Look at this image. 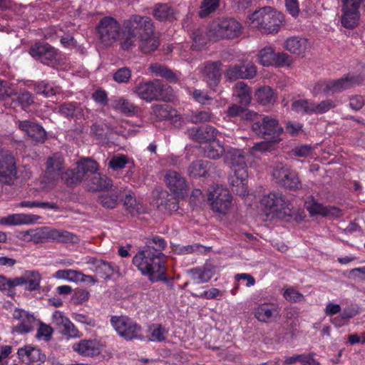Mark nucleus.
I'll return each mask as SVG.
<instances>
[{"label": "nucleus", "instance_id": "5701e85b", "mask_svg": "<svg viewBox=\"0 0 365 365\" xmlns=\"http://www.w3.org/2000/svg\"><path fill=\"white\" fill-rule=\"evenodd\" d=\"M247 178V170L243 168L234 170V175L229 180L232 191L240 196L247 195L248 194Z\"/></svg>", "mask_w": 365, "mask_h": 365}, {"label": "nucleus", "instance_id": "f8f14e48", "mask_svg": "<svg viewBox=\"0 0 365 365\" xmlns=\"http://www.w3.org/2000/svg\"><path fill=\"white\" fill-rule=\"evenodd\" d=\"M364 0H341V24L349 29L355 28L360 17L359 6Z\"/></svg>", "mask_w": 365, "mask_h": 365}, {"label": "nucleus", "instance_id": "2f4dec72", "mask_svg": "<svg viewBox=\"0 0 365 365\" xmlns=\"http://www.w3.org/2000/svg\"><path fill=\"white\" fill-rule=\"evenodd\" d=\"M41 218L39 215L31 214H12L0 219V224L6 225H20L34 224Z\"/></svg>", "mask_w": 365, "mask_h": 365}, {"label": "nucleus", "instance_id": "c03bdc74", "mask_svg": "<svg viewBox=\"0 0 365 365\" xmlns=\"http://www.w3.org/2000/svg\"><path fill=\"white\" fill-rule=\"evenodd\" d=\"M166 247L167 242L164 238L158 235H153L146 239L145 245L143 249L150 250L151 252L160 255H165L163 252Z\"/></svg>", "mask_w": 365, "mask_h": 365}, {"label": "nucleus", "instance_id": "680f3d73", "mask_svg": "<svg viewBox=\"0 0 365 365\" xmlns=\"http://www.w3.org/2000/svg\"><path fill=\"white\" fill-rule=\"evenodd\" d=\"M86 279H89V282L91 284H96L98 280L91 275H86L80 271L68 269V277L67 279L71 282H86Z\"/></svg>", "mask_w": 365, "mask_h": 365}, {"label": "nucleus", "instance_id": "9d476101", "mask_svg": "<svg viewBox=\"0 0 365 365\" xmlns=\"http://www.w3.org/2000/svg\"><path fill=\"white\" fill-rule=\"evenodd\" d=\"M208 201L214 212L225 215L231 207L232 195L227 189L216 185L210 190Z\"/></svg>", "mask_w": 365, "mask_h": 365}, {"label": "nucleus", "instance_id": "9b49d317", "mask_svg": "<svg viewBox=\"0 0 365 365\" xmlns=\"http://www.w3.org/2000/svg\"><path fill=\"white\" fill-rule=\"evenodd\" d=\"M262 204L280 217L292 215L291 204L281 192H272L264 195L262 199Z\"/></svg>", "mask_w": 365, "mask_h": 365}, {"label": "nucleus", "instance_id": "412c9836", "mask_svg": "<svg viewBox=\"0 0 365 365\" xmlns=\"http://www.w3.org/2000/svg\"><path fill=\"white\" fill-rule=\"evenodd\" d=\"M165 181L169 190L175 195H183L187 185L185 178L179 173L170 170L165 175Z\"/></svg>", "mask_w": 365, "mask_h": 365}, {"label": "nucleus", "instance_id": "aec40b11", "mask_svg": "<svg viewBox=\"0 0 365 365\" xmlns=\"http://www.w3.org/2000/svg\"><path fill=\"white\" fill-rule=\"evenodd\" d=\"M218 130L209 125L193 127L187 130L188 137L199 143H207L215 140Z\"/></svg>", "mask_w": 365, "mask_h": 365}, {"label": "nucleus", "instance_id": "a211bd4d", "mask_svg": "<svg viewBox=\"0 0 365 365\" xmlns=\"http://www.w3.org/2000/svg\"><path fill=\"white\" fill-rule=\"evenodd\" d=\"M17 354L19 360L28 365H41L46 359V354L41 349L31 345L19 348Z\"/></svg>", "mask_w": 365, "mask_h": 365}, {"label": "nucleus", "instance_id": "6e6552de", "mask_svg": "<svg viewBox=\"0 0 365 365\" xmlns=\"http://www.w3.org/2000/svg\"><path fill=\"white\" fill-rule=\"evenodd\" d=\"M98 38L105 46H110L118 38L121 40L122 28L112 16L102 18L96 26Z\"/></svg>", "mask_w": 365, "mask_h": 365}, {"label": "nucleus", "instance_id": "c9c22d12", "mask_svg": "<svg viewBox=\"0 0 365 365\" xmlns=\"http://www.w3.org/2000/svg\"><path fill=\"white\" fill-rule=\"evenodd\" d=\"M112 107L126 116H133L138 114L139 107L135 105L130 100L119 97L115 99L112 103Z\"/></svg>", "mask_w": 365, "mask_h": 365}, {"label": "nucleus", "instance_id": "72a5a7b5", "mask_svg": "<svg viewBox=\"0 0 365 365\" xmlns=\"http://www.w3.org/2000/svg\"><path fill=\"white\" fill-rule=\"evenodd\" d=\"M177 12L168 4H157L153 10V17L160 21L172 22L177 19Z\"/></svg>", "mask_w": 365, "mask_h": 365}, {"label": "nucleus", "instance_id": "423d86ee", "mask_svg": "<svg viewBox=\"0 0 365 365\" xmlns=\"http://www.w3.org/2000/svg\"><path fill=\"white\" fill-rule=\"evenodd\" d=\"M134 93L146 102L154 101H168L172 89L163 84L160 80L155 79L139 83L134 89Z\"/></svg>", "mask_w": 365, "mask_h": 365}, {"label": "nucleus", "instance_id": "6ab92c4d", "mask_svg": "<svg viewBox=\"0 0 365 365\" xmlns=\"http://www.w3.org/2000/svg\"><path fill=\"white\" fill-rule=\"evenodd\" d=\"M255 317L260 322L271 323L280 317V308L274 303H262L254 309Z\"/></svg>", "mask_w": 365, "mask_h": 365}, {"label": "nucleus", "instance_id": "1a4fd4ad", "mask_svg": "<svg viewBox=\"0 0 365 365\" xmlns=\"http://www.w3.org/2000/svg\"><path fill=\"white\" fill-rule=\"evenodd\" d=\"M16 159L8 150H0V182L11 185L17 179Z\"/></svg>", "mask_w": 365, "mask_h": 365}, {"label": "nucleus", "instance_id": "8fccbe9b", "mask_svg": "<svg viewBox=\"0 0 365 365\" xmlns=\"http://www.w3.org/2000/svg\"><path fill=\"white\" fill-rule=\"evenodd\" d=\"M34 91L39 95L48 98L55 96L59 92L58 87H54L46 81L36 82L32 84Z\"/></svg>", "mask_w": 365, "mask_h": 365}, {"label": "nucleus", "instance_id": "a18cd8bd", "mask_svg": "<svg viewBox=\"0 0 365 365\" xmlns=\"http://www.w3.org/2000/svg\"><path fill=\"white\" fill-rule=\"evenodd\" d=\"M255 98L259 103L266 106L273 104L277 99V95L269 86H264L256 91Z\"/></svg>", "mask_w": 365, "mask_h": 365}, {"label": "nucleus", "instance_id": "0e129e2a", "mask_svg": "<svg viewBox=\"0 0 365 365\" xmlns=\"http://www.w3.org/2000/svg\"><path fill=\"white\" fill-rule=\"evenodd\" d=\"M70 321L71 320L60 311L56 310L53 313L52 323L61 332Z\"/></svg>", "mask_w": 365, "mask_h": 365}, {"label": "nucleus", "instance_id": "20e7f679", "mask_svg": "<svg viewBox=\"0 0 365 365\" xmlns=\"http://www.w3.org/2000/svg\"><path fill=\"white\" fill-rule=\"evenodd\" d=\"M242 33L241 24L231 17L217 18L212 21L207 29L210 41L234 39Z\"/></svg>", "mask_w": 365, "mask_h": 365}, {"label": "nucleus", "instance_id": "f257e3e1", "mask_svg": "<svg viewBox=\"0 0 365 365\" xmlns=\"http://www.w3.org/2000/svg\"><path fill=\"white\" fill-rule=\"evenodd\" d=\"M155 31L152 19L147 16L133 14L124 20L121 31L120 47L128 51L136 45L137 38L151 35Z\"/></svg>", "mask_w": 365, "mask_h": 365}, {"label": "nucleus", "instance_id": "dca6fc26", "mask_svg": "<svg viewBox=\"0 0 365 365\" xmlns=\"http://www.w3.org/2000/svg\"><path fill=\"white\" fill-rule=\"evenodd\" d=\"M29 53L34 58L47 65L56 61L57 58L55 48L46 43H35L30 48Z\"/></svg>", "mask_w": 365, "mask_h": 365}, {"label": "nucleus", "instance_id": "0eeeda50", "mask_svg": "<svg viewBox=\"0 0 365 365\" xmlns=\"http://www.w3.org/2000/svg\"><path fill=\"white\" fill-rule=\"evenodd\" d=\"M110 324L117 334L126 341L143 340V328L126 315L112 316Z\"/></svg>", "mask_w": 365, "mask_h": 365}, {"label": "nucleus", "instance_id": "052dcab7", "mask_svg": "<svg viewBox=\"0 0 365 365\" xmlns=\"http://www.w3.org/2000/svg\"><path fill=\"white\" fill-rule=\"evenodd\" d=\"M312 93L315 96L322 94L324 96L333 95L331 81H322L316 83L313 87Z\"/></svg>", "mask_w": 365, "mask_h": 365}, {"label": "nucleus", "instance_id": "37998d69", "mask_svg": "<svg viewBox=\"0 0 365 365\" xmlns=\"http://www.w3.org/2000/svg\"><path fill=\"white\" fill-rule=\"evenodd\" d=\"M201 148L203 155L211 159H218L225 152V148L215 140L205 143Z\"/></svg>", "mask_w": 365, "mask_h": 365}, {"label": "nucleus", "instance_id": "79ce46f5", "mask_svg": "<svg viewBox=\"0 0 365 365\" xmlns=\"http://www.w3.org/2000/svg\"><path fill=\"white\" fill-rule=\"evenodd\" d=\"M49 227H43L36 230H31L24 232V239L35 244L49 240Z\"/></svg>", "mask_w": 365, "mask_h": 365}, {"label": "nucleus", "instance_id": "cd10ccee", "mask_svg": "<svg viewBox=\"0 0 365 365\" xmlns=\"http://www.w3.org/2000/svg\"><path fill=\"white\" fill-rule=\"evenodd\" d=\"M104 191L98 196V202L105 208H115L118 205L119 198L122 195L121 188L112 185L109 189Z\"/></svg>", "mask_w": 365, "mask_h": 365}, {"label": "nucleus", "instance_id": "ddd939ff", "mask_svg": "<svg viewBox=\"0 0 365 365\" xmlns=\"http://www.w3.org/2000/svg\"><path fill=\"white\" fill-rule=\"evenodd\" d=\"M272 176L278 185L285 188L297 190L302 187L297 173L281 165L274 169Z\"/></svg>", "mask_w": 365, "mask_h": 365}, {"label": "nucleus", "instance_id": "4d7b16f0", "mask_svg": "<svg viewBox=\"0 0 365 365\" xmlns=\"http://www.w3.org/2000/svg\"><path fill=\"white\" fill-rule=\"evenodd\" d=\"M275 54L271 46H266L261 49L258 54L259 62L264 66L273 64L275 60Z\"/></svg>", "mask_w": 365, "mask_h": 365}, {"label": "nucleus", "instance_id": "69168bd1", "mask_svg": "<svg viewBox=\"0 0 365 365\" xmlns=\"http://www.w3.org/2000/svg\"><path fill=\"white\" fill-rule=\"evenodd\" d=\"M336 106L335 102L331 99H327L316 104L314 102V114L320 115L327 113Z\"/></svg>", "mask_w": 365, "mask_h": 365}, {"label": "nucleus", "instance_id": "bf43d9fd", "mask_svg": "<svg viewBox=\"0 0 365 365\" xmlns=\"http://www.w3.org/2000/svg\"><path fill=\"white\" fill-rule=\"evenodd\" d=\"M21 207H41L44 209H51L54 210H59L60 207L56 202H38V201H22L19 203Z\"/></svg>", "mask_w": 365, "mask_h": 365}, {"label": "nucleus", "instance_id": "473e14b6", "mask_svg": "<svg viewBox=\"0 0 365 365\" xmlns=\"http://www.w3.org/2000/svg\"><path fill=\"white\" fill-rule=\"evenodd\" d=\"M306 208L311 215H320L323 217H339L341 210L334 206H324L317 202L306 203Z\"/></svg>", "mask_w": 365, "mask_h": 365}, {"label": "nucleus", "instance_id": "de8ad7c7", "mask_svg": "<svg viewBox=\"0 0 365 365\" xmlns=\"http://www.w3.org/2000/svg\"><path fill=\"white\" fill-rule=\"evenodd\" d=\"M190 272L192 279L197 284L207 282L214 275L212 269L207 267L193 268Z\"/></svg>", "mask_w": 365, "mask_h": 365}, {"label": "nucleus", "instance_id": "b1692460", "mask_svg": "<svg viewBox=\"0 0 365 365\" xmlns=\"http://www.w3.org/2000/svg\"><path fill=\"white\" fill-rule=\"evenodd\" d=\"M13 317L15 319L19 320L20 323L13 327L12 332L24 334L34 329L36 324V319L34 315L22 309H16L13 313Z\"/></svg>", "mask_w": 365, "mask_h": 365}, {"label": "nucleus", "instance_id": "ea45409f", "mask_svg": "<svg viewBox=\"0 0 365 365\" xmlns=\"http://www.w3.org/2000/svg\"><path fill=\"white\" fill-rule=\"evenodd\" d=\"M49 240L60 243H77L79 239L77 235L63 230L49 228Z\"/></svg>", "mask_w": 365, "mask_h": 365}, {"label": "nucleus", "instance_id": "a878e982", "mask_svg": "<svg viewBox=\"0 0 365 365\" xmlns=\"http://www.w3.org/2000/svg\"><path fill=\"white\" fill-rule=\"evenodd\" d=\"M155 200L158 208L163 212H173L178 211L179 208V200L177 197L166 190L158 192Z\"/></svg>", "mask_w": 365, "mask_h": 365}, {"label": "nucleus", "instance_id": "39448f33", "mask_svg": "<svg viewBox=\"0 0 365 365\" xmlns=\"http://www.w3.org/2000/svg\"><path fill=\"white\" fill-rule=\"evenodd\" d=\"M246 119L254 120L252 129L261 138L274 139L283 133V128L279 125V120L272 116L258 115L255 112L249 111L246 113Z\"/></svg>", "mask_w": 365, "mask_h": 365}, {"label": "nucleus", "instance_id": "e433bc0d", "mask_svg": "<svg viewBox=\"0 0 365 365\" xmlns=\"http://www.w3.org/2000/svg\"><path fill=\"white\" fill-rule=\"evenodd\" d=\"M76 170L79 171L82 180L86 183L91 178L92 174L98 171V163L89 158H83L76 163Z\"/></svg>", "mask_w": 365, "mask_h": 365}, {"label": "nucleus", "instance_id": "774afa93", "mask_svg": "<svg viewBox=\"0 0 365 365\" xmlns=\"http://www.w3.org/2000/svg\"><path fill=\"white\" fill-rule=\"evenodd\" d=\"M128 163V158L123 155H114L109 161L108 167L114 170L125 168Z\"/></svg>", "mask_w": 365, "mask_h": 365}, {"label": "nucleus", "instance_id": "864d4df0", "mask_svg": "<svg viewBox=\"0 0 365 365\" xmlns=\"http://www.w3.org/2000/svg\"><path fill=\"white\" fill-rule=\"evenodd\" d=\"M123 200L125 207L130 214L136 215L143 212V205L138 202L135 197L130 193L125 194Z\"/></svg>", "mask_w": 365, "mask_h": 365}, {"label": "nucleus", "instance_id": "c85d7f7f", "mask_svg": "<svg viewBox=\"0 0 365 365\" xmlns=\"http://www.w3.org/2000/svg\"><path fill=\"white\" fill-rule=\"evenodd\" d=\"M153 112L160 120H168L177 126L180 124V116L177 110L168 105H156L153 107Z\"/></svg>", "mask_w": 365, "mask_h": 365}, {"label": "nucleus", "instance_id": "e2e57ef3", "mask_svg": "<svg viewBox=\"0 0 365 365\" xmlns=\"http://www.w3.org/2000/svg\"><path fill=\"white\" fill-rule=\"evenodd\" d=\"M220 0H203L200 6L199 15L203 18L214 12L219 6Z\"/></svg>", "mask_w": 365, "mask_h": 365}, {"label": "nucleus", "instance_id": "7ed1b4c3", "mask_svg": "<svg viewBox=\"0 0 365 365\" xmlns=\"http://www.w3.org/2000/svg\"><path fill=\"white\" fill-rule=\"evenodd\" d=\"M251 26L264 34L277 33L284 22V16L270 6H265L253 12L250 16Z\"/></svg>", "mask_w": 365, "mask_h": 365}, {"label": "nucleus", "instance_id": "a19ab883", "mask_svg": "<svg viewBox=\"0 0 365 365\" xmlns=\"http://www.w3.org/2000/svg\"><path fill=\"white\" fill-rule=\"evenodd\" d=\"M307 40L298 36L288 38L285 42V47L289 52L300 56L303 55L307 49Z\"/></svg>", "mask_w": 365, "mask_h": 365}, {"label": "nucleus", "instance_id": "393cba45", "mask_svg": "<svg viewBox=\"0 0 365 365\" xmlns=\"http://www.w3.org/2000/svg\"><path fill=\"white\" fill-rule=\"evenodd\" d=\"M86 263L91 265L90 269L101 278L108 279L113 274L115 269L111 262L97 259L96 257H87Z\"/></svg>", "mask_w": 365, "mask_h": 365}, {"label": "nucleus", "instance_id": "4c0bfd02", "mask_svg": "<svg viewBox=\"0 0 365 365\" xmlns=\"http://www.w3.org/2000/svg\"><path fill=\"white\" fill-rule=\"evenodd\" d=\"M58 113L66 118L80 119L83 115V108L76 102H65L58 106Z\"/></svg>", "mask_w": 365, "mask_h": 365}, {"label": "nucleus", "instance_id": "09e8293b", "mask_svg": "<svg viewBox=\"0 0 365 365\" xmlns=\"http://www.w3.org/2000/svg\"><path fill=\"white\" fill-rule=\"evenodd\" d=\"M139 48L144 53H150L155 51L160 45L159 39L155 36L154 32L151 35L139 38Z\"/></svg>", "mask_w": 365, "mask_h": 365}, {"label": "nucleus", "instance_id": "338daca9", "mask_svg": "<svg viewBox=\"0 0 365 365\" xmlns=\"http://www.w3.org/2000/svg\"><path fill=\"white\" fill-rule=\"evenodd\" d=\"M32 126L33 128L28 135L37 143H43L46 138V133L43 128L36 123H34Z\"/></svg>", "mask_w": 365, "mask_h": 365}, {"label": "nucleus", "instance_id": "3c124183", "mask_svg": "<svg viewBox=\"0 0 365 365\" xmlns=\"http://www.w3.org/2000/svg\"><path fill=\"white\" fill-rule=\"evenodd\" d=\"M24 275L26 281L24 284L26 290L32 292L39 289L41 277L38 272H26Z\"/></svg>", "mask_w": 365, "mask_h": 365}, {"label": "nucleus", "instance_id": "c756f323", "mask_svg": "<svg viewBox=\"0 0 365 365\" xmlns=\"http://www.w3.org/2000/svg\"><path fill=\"white\" fill-rule=\"evenodd\" d=\"M214 170L213 164L208 160H197L193 161L187 168V174L193 178L210 175V173Z\"/></svg>", "mask_w": 365, "mask_h": 365}, {"label": "nucleus", "instance_id": "5fc2aeb1", "mask_svg": "<svg viewBox=\"0 0 365 365\" xmlns=\"http://www.w3.org/2000/svg\"><path fill=\"white\" fill-rule=\"evenodd\" d=\"M152 73L156 76L163 77L170 81L175 82L177 81L176 75L169 68L165 66L154 63L150 66Z\"/></svg>", "mask_w": 365, "mask_h": 365}, {"label": "nucleus", "instance_id": "2eb2a0df", "mask_svg": "<svg viewBox=\"0 0 365 365\" xmlns=\"http://www.w3.org/2000/svg\"><path fill=\"white\" fill-rule=\"evenodd\" d=\"M257 74V67L252 63L229 66L225 73V78L230 81L237 79H251Z\"/></svg>", "mask_w": 365, "mask_h": 365}, {"label": "nucleus", "instance_id": "bb28decb", "mask_svg": "<svg viewBox=\"0 0 365 365\" xmlns=\"http://www.w3.org/2000/svg\"><path fill=\"white\" fill-rule=\"evenodd\" d=\"M332 93H341L345 90L355 87L363 82V78L359 76L346 74L341 78L332 80Z\"/></svg>", "mask_w": 365, "mask_h": 365}, {"label": "nucleus", "instance_id": "7c9ffc66", "mask_svg": "<svg viewBox=\"0 0 365 365\" xmlns=\"http://www.w3.org/2000/svg\"><path fill=\"white\" fill-rule=\"evenodd\" d=\"M74 351L83 356L93 357L101 353L99 343L96 340H81L73 345Z\"/></svg>", "mask_w": 365, "mask_h": 365}, {"label": "nucleus", "instance_id": "4be33fe9", "mask_svg": "<svg viewBox=\"0 0 365 365\" xmlns=\"http://www.w3.org/2000/svg\"><path fill=\"white\" fill-rule=\"evenodd\" d=\"M247 155L243 150L230 148L224 154V162L233 170L243 168L247 170L246 163Z\"/></svg>", "mask_w": 365, "mask_h": 365}, {"label": "nucleus", "instance_id": "13d9d810", "mask_svg": "<svg viewBox=\"0 0 365 365\" xmlns=\"http://www.w3.org/2000/svg\"><path fill=\"white\" fill-rule=\"evenodd\" d=\"M79 174L76 168L68 169L62 174L61 178L68 186H72L83 181Z\"/></svg>", "mask_w": 365, "mask_h": 365}, {"label": "nucleus", "instance_id": "f3484780", "mask_svg": "<svg viewBox=\"0 0 365 365\" xmlns=\"http://www.w3.org/2000/svg\"><path fill=\"white\" fill-rule=\"evenodd\" d=\"M222 63L220 61L205 62L201 67V73L205 81L209 87H216L221 80V70Z\"/></svg>", "mask_w": 365, "mask_h": 365}, {"label": "nucleus", "instance_id": "58836bf2", "mask_svg": "<svg viewBox=\"0 0 365 365\" xmlns=\"http://www.w3.org/2000/svg\"><path fill=\"white\" fill-rule=\"evenodd\" d=\"M233 95L238 98L239 103L245 107L251 102V90L243 81L237 82L233 87Z\"/></svg>", "mask_w": 365, "mask_h": 365}, {"label": "nucleus", "instance_id": "f03ea898", "mask_svg": "<svg viewBox=\"0 0 365 365\" xmlns=\"http://www.w3.org/2000/svg\"><path fill=\"white\" fill-rule=\"evenodd\" d=\"M133 264L151 282L168 281L165 255H160L150 250H141L133 258Z\"/></svg>", "mask_w": 365, "mask_h": 365}, {"label": "nucleus", "instance_id": "f704fd0d", "mask_svg": "<svg viewBox=\"0 0 365 365\" xmlns=\"http://www.w3.org/2000/svg\"><path fill=\"white\" fill-rule=\"evenodd\" d=\"M88 190L91 191L106 190L113 185L112 180L106 175L96 171L93 173L86 183Z\"/></svg>", "mask_w": 365, "mask_h": 365}, {"label": "nucleus", "instance_id": "4468645a", "mask_svg": "<svg viewBox=\"0 0 365 365\" xmlns=\"http://www.w3.org/2000/svg\"><path fill=\"white\" fill-rule=\"evenodd\" d=\"M63 169L64 158L63 155L59 153H55L46 159L45 178L48 182H56L62 176Z\"/></svg>", "mask_w": 365, "mask_h": 365}, {"label": "nucleus", "instance_id": "6e6d98bb", "mask_svg": "<svg viewBox=\"0 0 365 365\" xmlns=\"http://www.w3.org/2000/svg\"><path fill=\"white\" fill-rule=\"evenodd\" d=\"M192 47L195 50H200L207 43V40H210L207 36L204 34L202 29H196L192 33Z\"/></svg>", "mask_w": 365, "mask_h": 365}, {"label": "nucleus", "instance_id": "49530a36", "mask_svg": "<svg viewBox=\"0 0 365 365\" xmlns=\"http://www.w3.org/2000/svg\"><path fill=\"white\" fill-rule=\"evenodd\" d=\"M16 98L11 99V103L16 106H19L23 110H26L32 104L34 103V98L31 93L28 91L24 90L19 93H14Z\"/></svg>", "mask_w": 365, "mask_h": 365}, {"label": "nucleus", "instance_id": "603ef678", "mask_svg": "<svg viewBox=\"0 0 365 365\" xmlns=\"http://www.w3.org/2000/svg\"><path fill=\"white\" fill-rule=\"evenodd\" d=\"M292 109L297 113L312 115L314 114V102L307 99L297 100L292 102Z\"/></svg>", "mask_w": 365, "mask_h": 365}]
</instances>
